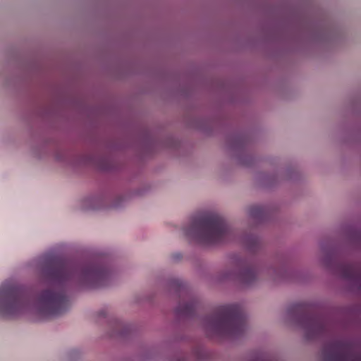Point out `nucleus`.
<instances>
[{"mask_svg": "<svg viewBox=\"0 0 361 361\" xmlns=\"http://www.w3.org/2000/svg\"><path fill=\"white\" fill-rule=\"evenodd\" d=\"M187 235H195L205 243L218 240L225 232L224 221L219 217H212L194 222L186 230Z\"/></svg>", "mask_w": 361, "mask_h": 361, "instance_id": "1", "label": "nucleus"}, {"mask_svg": "<svg viewBox=\"0 0 361 361\" xmlns=\"http://www.w3.org/2000/svg\"><path fill=\"white\" fill-rule=\"evenodd\" d=\"M20 308L18 303L7 300L4 293L0 291V314L14 313Z\"/></svg>", "mask_w": 361, "mask_h": 361, "instance_id": "2", "label": "nucleus"}, {"mask_svg": "<svg viewBox=\"0 0 361 361\" xmlns=\"http://www.w3.org/2000/svg\"><path fill=\"white\" fill-rule=\"evenodd\" d=\"M104 278V272L99 270L92 271L86 276V280L90 286L92 287H97L102 285V281Z\"/></svg>", "mask_w": 361, "mask_h": 361, "instance_id": "3", "label": "nucleus"}, {"mask_svg": "<svg viewBox=\"0 0 361 361\" xmlns=\"http://www.w3.org/2000/svg\"><path fill=\"white\" fill-rule=\"evenodd\" d=\"M312 309V305L305 302H298L293 305V310L297 312H305Z\"/></svg>", "mask_w": 361, "mask_h": 361, "instance_id": "4", "label": "nucleus"}, {"mask_svg": "<svg viewBox=\"0 0 361 361\" xmlns=\"http://www.w3.org/2000/svg\"><path fill=\"white\" fill-rule=\"evenodd\" d=\"M225 308H226V312L227 313L231 314V313L237 312L238 307L236 305H233L227 306Z\"/></svg>", "mask_w": 361, "mask_h": 361, "instance_id": "5", "label": "nucleus"}, {"mask_svg": "<svg viewBox=\"0 0 361 361\" xmlns=\"http://www.w3.org/2000/svg\"><path fill=\"white\" fill-rule=\"evenodd\" d=\"M183 308V312H189V310L190 309V307L188 305L184 306Z\"/></svg>", "mask_w": 361, "mask_h": 361, "instance_id": "6", "label": "nucleus"}]
</instances>
